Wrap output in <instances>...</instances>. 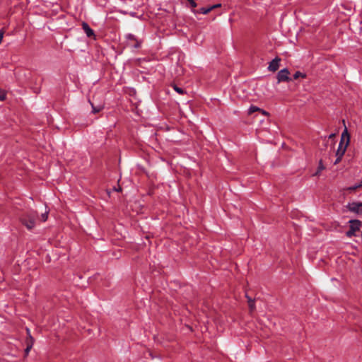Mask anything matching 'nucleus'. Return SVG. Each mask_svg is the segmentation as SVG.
Listing matches in <instances>:
<instances>
[{
  "label": "nucleus",
  "mask_w": 362,
  "mask_h": 362,
  "mask_svg": "<svg viewBox=\"0 0 362 362\" xmlns=\"http://www.w3.org/2000/svg\"><path fill=\"white\" fill-rule=\"evenodd\" d=\"M260 110V108L256 107V106H251L249 109H248V114H252L253 112H256V111H259Z\"/></svg>",
  "instance_id": "nucleus-15"
},
{
  "label": "nucleus",
  "mask_w": 362,
  "mask_h": 362,
  "mask_svg": "<svg viewBox=\"0 0 362 362\" xmlns=\"http://www.w3.org/2000/svg\"><path fill=\"white\" fill-rule=\"evenodd\" d=\"M90 104H91L92 109H93L92 112L93 113H98L103 109V105H99L98 106H95L93 103H90Z\"/></svg>",
  "instance_id": "nucleus-10"
},
{
  "label": "nucleus",
  "mask_w": 362,
  "mask_h": 362,
  "mask_svg": "<svg viewBox=\"0 0 362 362\" xmlns=\"http://www.w3.org/2000/svg\"><path fill=\"white\" fill-rule=\"evenodd\" d=\"M350 228L346 233V235L349 238H351L355 235V233L359 230L360 227L361 226V222L359 220H351L349 221Z\"/></svg>",
  "instance_id": "nucleus-4"
},
{
  "label": "nucleus",
  "mask_w": 362,
  "mask_h": 362,
  "mask_svg": "<svg viewBox=\"0 0 362 362\" xmlns=\"http://www.w3.org/2000/svg\"><path fill=\"white\" fill-rule=\"evenodd\" d=\"M173 88L179 94H183L184 93L183 89L180 88V87H178V86H175V85L173 86Z\"/></svg>",
  "instance_id": "nucleus-16"
},
{
  "label": "nucleus",
  "mask_w": 362,
  "mask_h": 362,
  "mask_svg": "<svg viewBox=\"0 0 362 362\" xmlns=\"http://www.w3.org/2000/svg\"><path fill=\"white\" fill-rule=\"evenodd\" d=\"M127 38L132 40H136L135 36L132 34H128Z\"/></svg>",
  "instance_id": "nucleus-21"
},
{
  "label": "nucleus",
  "mask_w": 362,
  "mask_h": 362,
  "mask_svg": "<svg viewBox=\"0 0 362 362\" xmlns=\"http://www.w3.org/2000/svg\"><path fill=\"white\" fill-rule=\"evenodd\" d=\"M211 11V8H210V6H209L208 8H201L197 12L199 13H202V14H207Z\"/></svg>",
  "instance_id": "nucleus-12"
},
{
  "label": "nucleus",
  "mask_w": 362,
  "mask_h": 362,
  "mask_svg": "<svg viewBox=\"0 0 362 362\" xmlns=\"http://www.w3.org/2000/svg\"><path fill=\"white\" fill-rule=\"evenodd\" d=\"M136 44L134 45V48H139V47H140V46H141V42H139V41H137L136 40Z\"/></svg>",
  "instance_id": "nucleus-23"
},
{
  "label": "nucleus",
  "mask_w": 362,
  "mask_h": 362,
  "mask_svg": "<svg viewBox=\"0 0 362 362\" xmlns=\"http://www.w3.org/2000/svg\"><path fill=\"white\" fill-rule=\"evenodd\" d=\"M247 298V301H248V304H249V308H250V311H253L255 308V302L254 300L250 298L248 296H246Z\"/></svg>",
  "instance_id": "nucleus-11"
},
{
  "label": "nucleus",
  "mask_w": 362,
  "mask_h": 362,
  "mask_svg": "<svg viewBox=\"0 0 362 362\" xmlns=\"http://www.w3.org/2000/svg\"><path fill=\"white\" fill-rule=\"evenodd\" d=\"M359 184H360L361 187H362V181Z\"/></svg>",
  "instance_id": "nucleus-27"
},
{
  "label": "nucleus",
  "mask_w": 362,
  "mask_h": 362,
  "mask_svg": "<svg viewBox=\"0 0 362 362\" xmlns=\"http://www.w3.org/2000/svg\"><path fill=\"white\" fill-rule=\"evenodd\" d=\"M289 74L290 72L288 69H283L280 70L276 76L277 83H279L281 82L291 81L292 78L289 77Z\"/></svg>",
  "instance_id": "nucleus-5"
},
{
  "label": "nucleus",
  "mask_w": 362,
  "mask_h": 362,
  "mask_svg": "<svg viewBox=\"0 0 362 362\" xmlns=\"http://www.w3.org/2000/svg\"><path fill=\"white\" fill-rule=\"evenodd\" d=\"M27 333H28L29 337H28V339L27 340V347H26V349L25 350V355L28 354L29 351H30V349L33 347V341H34L33 338L30 335V329H27Z\"/></svg>",
  "instance_id": "nucleus-8"
},
{
  "label": "nucleus",
  "mask_w": 362,
  "mask_h": 362,
  "mask_svg": "<svg viewBox=\"0 0 362 362\" xmlns=\"http://www.w3.org/2000/svg\"><path fill=\"white\" fill-rule=\"evenodd\" d=\"M359 187H361L360 184H357V185H353V186H351L349 187H348V190L349 191H354V190H356V189L359 188Z\"/></svg>",
  "instance_id": "nucleus-17"
},
{
  "label": "nucleus",
  "mask_w": 362,
  "mask_h": 362,
  "mask_svg": "<svg viewBox=\"0 0 362 362\" xmlns=\"http://www.w3.org/2000/svg\"><path fill=\"white\" fill-rule=\"evenodd\" d=\"M334 136V134H330L327 139L334 140L333 138Z\"/></svg>",
  "instance_id": "nucleus-25"
},
{
  "label": "nucleus",
  "mask_w": 362,
  "mask_h": 362,
  "mask_svg": "<svg viewBox=\"0 0 362 362\" xmlns=\"http://www.w3.org/2000/svg\"><path fill=\"white\" fill-rule=\"evenodd\" d=\"M187 1L190 4V5L192 8L197 7V5L194 0H187Z\"/></svg>",
  "instance_id": "nucleus-20"
},
{
  "label": "nucleus",
  "mask_w": 362,
  "mask_h": 362,
  "mask_svg": "<svg viewBox=\"0 0 362 362\" xmlns=\"http://www.w3.org/2000/svg\"><path fill=\"white\" fill-rule=\"evenodd\" d=\"M221 6V4H215V5H213L211 6H210V8H211V11L216 8H218V7H220Z\"/></svg>",
  "instance_id": "nucleus-24"
},
{
  "label": "nucleus",
  "mask_w": 362,
  "mask_h": 362,
  "mask_svg": "<svg viewBox=\"0 0 362 362\" xmlns=\"http://www.w3.org/2000/svg\"><path fill=\"white\" fill-rule=\"evenodd\" d=\"M324 169H325V166L322 164V160H320V162H319V165H318V168H317V171L316 172L315 175H318Z\"/></svg>",
  "instance_id": "nucleus-14"
},
{
  "label": "nucleus",
  "mask_w": 362,
  "mask_h": 362,
  "mask_svg": "<svg viewBox=\"0 0 362 362\" xmlns=\"http://www.w3.org/2000/svg\"><path fill=\"white\" fill-rule=\"evenodd\" d=\"M280 59H274L269 64L268 69L270 71H276L279 67Z\"/></svg>",
  "instance_id": "nucleus-7"
},
{
  "label": "nucleus",
  "mask_w": 362,
  "mask_h": 362,
  "mask_svg": "<svg viewBox=\"0 0 362 362\" xmlns=\"http://www.w3.org/2000/svg\"><path fill=\"white\" fill-rule=\"evenodd\" d=\"M4 30L3 29L0 30V44L2 42L3 37H4Z\"/></svg>",
  "instance_id": "nucleus-22"
},
{
  "label": "nucleus",
  "mask_w": 362,
  "mask_h": 362,
  "mask_svg": "<svg viewBox=\"0 0 362 362\" xmlns=\"http://www.w3.org/2000/svg\"><path fill=\"white\" fill-rule=\"evenodd\" d=\"M349 136L347 133V130L345 129L344 132L342 133V138L339 144L338 149L336 152L337 159L335 160V161L334 163V165L339 163L341 161L344 154L346 152V147L349 144Z\"/></svg>",
  "instance_id": "nucleus-1"
},
{
  "label": "nucleus",
  "mask_w": 362,
  "mask_h": 362,
  "mask_svg": "<svg viewBox=\"0 0 362 362\" xmlns=\"http://www.w3.org/2000/svg\"><path fill=\"white\" fill-rule=\"evenodd\" d=\"M47 216H48V212L47 211H46L44 214H42L41 215L42 221H45L47 219Z\"/></svg>",
  "instance_id": "nucleus-18"
},
{
  "label": "nucleus",
  "mask_w": 362,
  "mask_h": 362,
  "mask_svg": "<svg viewBox=\"0 0 362 362\" xmlns=\"http://www.w3.org/2000/svg\"><path fill=\"white\" fill-rule=\"evenodd\" d=\"M6 98V93L4 91L0 90V101L4 100Z\"/></svg>",
  "instance_id": "nucleus-19"
},
{
  "label": "nucleus",
  "mask_w": 362,
  "mask_h": 362,
  "mask_svg": "<svg viewBox=\"0 0 362 362\" xmlns=\"http://www.w3.org/2000/svg\"><path fill=\"white\" fill-rule=\"evenodd\" d=\"M359 203H360V204H361V207H362V202H359Z\"/></svg>",
  "instance_id": "nucleus-28"
},
{
  "label": "nucleus",
  "mask_w": 362,
  "mask_h": 362,
  "mask_svg": "<svg viewBox=\"0 0 362 362\" xmlns=\"http://www.w3.org/2000/svg\"><path fill=\"white\" fill-rule=\"evenodd\" d=\"M82 28L86 33L87 37H90L95 35L93 30L90 28L88 24L86 22L82 23Z\"/></svg>",
  "instance_id": "nucleus-9"
},
{
  "label": "nucleus",
  "mask_w": 362,
  "mask_h": 362,
  "mask_svg": "<svg viewBox=\"0 0 362 362\" xmlns=\"http://www.w3.org/2000/svg\"><path fill=\"white\" fill-rule=\"evenodd\" d=\"M349 211L357 214H362V207L359 202L349 203L346 206Z\"/></svg>",
  "instance_id": "nucleus-6"
},
{
  "label": "nucleus",
  "mask_w": 362,
  "mask_h": 362,
  "mask_svg": "<svg viewBox=\"0 0 362 362\" xmlns=\"http://www.w3.org/2000/svg\"><path fill=\"white\" fill-rule=\"evenodd\" d=\"M37 216L36 211H28L21 216V221L28 230H31L35 226Z\"/></svg>",
  "instance_id": "nucleus-2"
},
{
  "label": "nucleus",
  "mask_w": 362,
  "mask_h": 362,
  "mask_svg": "<svg viewBox=\"0 0 362 362\" xmlns=\"http://www.w3.org/2000/svg\"><path fill=\"white\" fill-rule=\"evenodd\" d=\"M293 79H298L299 77H302V78H305V75L300 71H296L294 74H293Z\"/></svg>",
  "instance_id": "nucleus-13"
},
{
  "label": "nucleus",
  "mask_w": 362,
  "mask_h": 362,
  "mask_svg": "<svg viewBox=\"0 0 362 362\" xmlns=\"http://www.w3.org/2000/svg\"><path fill=\"white\" fill-rule=\"evenodd\" d=\"M335 142L334 140L327 139V137H325L322 140V147H321L320 151L325 152V154L327 153L330 154L334 148Z\"/></svg>",
  "instance_id": "nucleus-3"
},
{
  "label": "nucleus",
  "mask_w": 362,
  "mask_h": 362,
  "mask_svg": "<svg viewBox=\"0 0 362 362\" xmlns=\"http://www.w3.org/2000/svg\"><path fill=\"white\" fill-rule=\"evenodd\" d=\"M259 111L262 112L263 115H267V112L266 111H264V110H262L260 109Z\"/></svg>",
  "instance_id": "nucleus-26"
}]
</instances>
